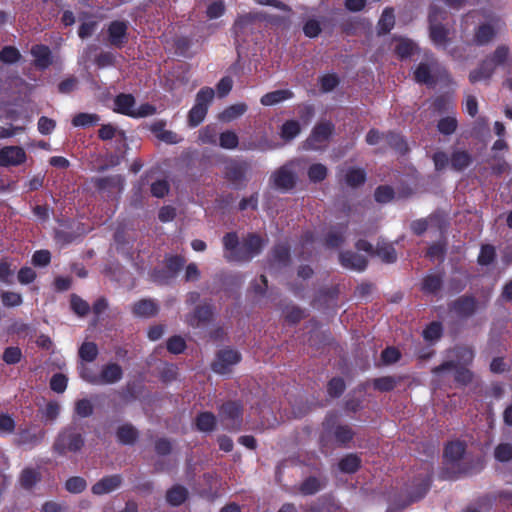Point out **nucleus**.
Segmentation results:
<instances>
[{
    "mask_svg": "<svg viewBox=\"0 0 512 512\" xmlns=\"http://www.w3.org/2000/svg\"><path fill=\"white\" fill-rule=\"evenodd\" d=\"M222 243L228 262H249L262 252L266 242L256 233H248L240 242L236 232H228L223 236Z\"/></svg>",
    "mask_w": 512,
    "mask_h": 512,
    "instance_id": "1",
    "label": "nucleus"
},
{
    "mask_svg": "<svg viewBox=\"0 0 512 512\" xmlns=\"http://www.w3.org/2000/svg\"><path fill=\"white\" fill-rule=\"evenodd\" d=\"M84 437L74 425L64 427L53 443V451L65 456L67 453H77L84 446Z\"/></svg>",
    "mask_w": 512,
    "mask_h": 512,
    "instance_id": "2",
    "label": "nucleus"
},
{
    "mask_svg": "<svg viewBox=\"0 0 512 512\" xmlns=\"http://www.w3.org/2000/svg\"><path fill=\"white\" fill-rule=\"evenodd\" d=\"M219 417L224 429L230 432L241 430L243 423V406L238 401H227L219 408Z\"/></svg>",
    "mask_w": 512,
    "mask_h": 512,
    "instance_id": "3",
    "label": "nucleus"
},
{
    "mask_svg": "<svg viewBox=\"0 0 512 512\" xmlns=\"http://www.w3.org/2000/svg\"><path fill=\"white\" fill-rule=\"evenodd\" d=\"M336 416L329 414L323 423L325 434L332 438L339 447H347L353 440L355 431L347 424H335Z\"/></svg>",
    "mask_w": 512,
    "mask_h": 512,
    "instance_id": "4",
    "label": "nucleus"
},
{
    "mask_svg": "<svg viewBox=\"0 0 512 512\" xmlns=\"http://www.w3.org/2000/svg\"><path fill=\"white\" fill-rule=\"evenodd\" d=\"M250 164L245 160L230 159L224 167V178L234 189H241L246 186V174Z\"/></svg>",
    "mask_w": 512,
    "mask_h": 512,
    "instance_id": "5",
    "label": "nucleus"
},
{
    "mask_svg": "<svg viewBox=\"0 0 512 512\" xmlns=\"http://www.w3.org/2000/svg\"><path fill=\"white\" fill-rule=\"evenodd\" d=\"M242 359L241 354L234 349L225 348L217 352L216 359L211 364V369L217 374H227L231 366L238 364Z\"/></svg>",
    "mask_w": 512,
    "mask_h": 512,
    "instance_id": "6",
    "label": "nucleus"
},
{
    "mask_svg": "<svg viewBox=\"0 0 512 512\" xmlns=\"http://www.w3.org/2000/svg\"><path fill=\"white\" fill-rule=\"evenodd\" d=\"M432 473V464L430 462H423L421 464V472L414 480V489L410 493L413 501H418L426 495L431 486Z\"/></svg>",
    "mask_w": 512,
    "mask_h": 512,
    "instance_id": "7",
    "label": "nucleus"
},
{
    "mask_svg": "<svg viewBox=\"0 0 512 512\" xmlns=\"http://www.w3.org/2000/svg\"><path fill=\"white\" fill-rule=\"evenodd\" d=\"M214 317V307L211 303L197 305L192 312L186 315V323L193 328H198L210 323Z\"/></svg>",
    "mask_w": 512,
    "mask_h": 512,
    "instance_id": "8",
    "label": "nucleus"
},
{
    "mask_svg": "<svg viewBox=\"0 0 512 512\" xmlns=\"http://www.w3.org/2000/svg\"><path fill=\"white\" fill-rule=\"evenodd\" d=\"M455 370L454 380L457 384L468 385L472 382L473 373L464 366H459L456 362L450 360L445 361L442 364L434 367L432 373L434 375H440L444 371Z\"/></svg>",
    "mask_w": 512,
    "mask_h": 512,
    "instance_id": "9",
    "label": "nucleus"
},
{
    "mask_svg": "<svg viewBox=\"0 0 512 512\" xmlns=\"http://www.w3.org/2000/svg\"><path fill=\"white\" fill-rule=\"evenodd\" d=\"M123 377V369L117 363H108L104 365L98 376H93L90 380L92 385L114 384Z\"/></svg>",
    "mask_w": 512,
    "mask_h": 512,
    "instance_id": "10",
    "label": "nucleus"
},
{
    "mask_svg": "<svg viewBox=\"0 0 512 512\" xmlns=\"http://www.w3.org/2000/svg\"><path fill=\"white\" fill-rule=\"evenodd\" d=\"M271 181L276 189L287 192L296 186V174L286 165L281 166L271 175Z\"/></svg>",
    "mask_w": 512,
    "mask_h": 512,
    "instance_id": "11",
    "label": "nucleus"
},
{
    "mask_svg": "<svg viewBox=\"0 0 512 512\" xmlns=\"http://www.w3.org/2000/svg\"><path fill=\"white\" fill-rule=\"evenodd\" d=\"M26 160V152L20 146H5L0 149V167L19 166Z\"/></svg>",
    "mask_w": 512,
    "mask_h": 512,
    "instance_id": "12",
    "label": "nucleus"
},
{
    "mask_svg": "<svg viewBox=\"0 0 512 512\" xmlns=\"http://www.w3.org/2000/svg\"><path fill=\"white\" fill-rule=\"evenodd\" d=\"M334 125L331 122H322L313 128L310 136L306 140V145L310 149H318L320 144L327 142L332 135Z\"/></svg>",
    "mask_w": 512,
    "mask_h": 512,
    "instance_id": "13",
    "label": "nucleus"
},
{
    "mask_svg": "<svg viewBox=\"0 0 512 512\" xmlns=\"http://www.w3.org/2000/svg\"><path fill=\"white\" fill-rule=\"evenodd\" d=\"M478 308V301L472 295H462L454 300L450 309L459 317L468 318L472 316Z\"/></svg>",
    "mask_w": 512,
    "mask_h": 512,
    "instance_id": "14",
    "label": "nucleus"
},
{
    "mask_svg": "<svg viewBox=\"0 0 512 512\" xmlns=\"http://www.w3.org/2000/svg\"><path fill=\"white\" fill-rule=\"evenodd\" d=\"M348 229V223H339L333 227L324 235L323 245L327 249H336L341 247L346 240V232Z\"/></svg>",
    "mask_w": 512,
    "mask_h": 512,
    "instance_id": "15",
    "label": "nucleus"
},
{
    "mask_svg": "<svg viewBox=\"0 0 512 512\" xmlns=\"http://www.w3.org/2000/svg\"><path fill=\"white\" fill-rule=\"evenodd\" d=\"M339 262L344 268L357 272L364 271L368 266V260L365 256L351 250L341 251Z\"/></svg>",
    "mask_w": 512,
    "mask_h": 512,
    "instance_id": "16",
    "label": "nucleus"
},
{
    "mask_svg": "<svg viewBox=\"0 0 512 512\" xmlns=\"http://www.w3.org/2000/svg\"><path fill=\"white\" fill-rule=\"evenodd\" d=\"M30 54L34 58V66L40 71L48 69L53 63V55L47 45L34 44L30 49Z\"/></svg>",
    "mask_w": 512,
    "mask_h": 512,
    "instance_id": "17",
    "label": "nucleus"
},
{
    "mask_svg": "<svg viewBox=\"0 0 512 512\" xmlns=\"http://www.w3.org/2000/svg\"><path fill=\"white\" fill-rule=\"evenodd\" d=\"M128 26L126 22L115 20L108 26V39L112 46L122 48L127 42Z\"/></svg>",
    "mask_w": 512,
    "mask_h": 512,
    "instance_id": "18",
    "label": "nucleus"
},
{
    "mask_svg": "<svg viewBox=\"0 0 512 512\" xmlns=\"http://www.w3.org/2000/svg\"><path fill=\"white\" fill-rule=\"evenodd\" d=\"M437 62L432 60L431 62H421L416 67L413 75L414 80L419 84H425L427 86H434L436 79L433 76Z\"/></svg>",
    "mask_w": 512,
    "mask_h": 512,
    "instance_id": "19",
    "label": "nucleus"
},
{
    "mask_svg": "<svg viewBox=\"0 0 512 512\" xmlns=\"http://www.w3.org/2000/svg\"><path fill=\"white\" fill-rule=\"evenodd\" d=\"M122 484V476L119 474L109 475L101 478L91 488L94 495H104L118 489Z\"/></svg>",
    "mask_w": 512,
    "mask_h": 512,
    "instance_id": "20",
    "label": "nucleus"
},
{
    "mask_svg": "<svg viewBox=\"0 0 512 512\" xmlns=\"http://www.w3.org/2000/svg\"><path fill=\"white\" fill-rule=\"evenodd\" d=\"M290 259V247L286 244L279 243L272 248L268 262L271 267L275 266L281 268L288 266Z\"/></svg>",
    "mask_w": 512,
    "mask_h": 512,
    "instance_id": "21",
    "label": "nucleus"
},
{
    "mask_svg": "<svg viewBox=\"0 0 512 512\" xmlns=\"http://www.w3.org/2000/svg\"><path fill=\"white\" fill-rule=\"evenodd\" d=\"M496 34V29L492 24L482 23L474 30L473 44L476 46H485L495 38Z\"/></svg>",
    "mask_w": 512,
    "mask_h": 512,
    "instance_id": "22",
    "label": "nucleus"
},
{
    "mask_svg": "<svg viewBox=\"0 0 512 512\" xmlns=\"http://www.w3.org/2000/svg\"><path fill=\"white\" fill-rule=\"evenodd\" d=\"M366 180L367 173L364 168L349 167L344 171L343 181L350 188H359L365 184Z\"/></svg>",
    "mask_w": 512,
    "mask_h": 512,
    "instance_id": "23",
    "label": "nucleus"
},
{
    "mask_svg": "<svg viewBox=\"0 0 512 512\" xmlns=\"http://www.w3.org/2000/svg\"><path fill=\"white\" fill-rule=\"evenodd\" d=\"M494 64L487 58L483 59L477 68L469 73V81L475 84L482 80H490L495 72Z\"/></svg>",
    "mask_w": 512,
    "mask_h": 512,
    "instance_id": "24",
    "label": "nucleus"
},
{
    "mask_svg": "<svg viewBox=\"0 0 512 512\" xmlns=\"http://www.w3.org/2000/svg\"><path fill=\"white\" fill-rule=\"evenodd\" d=\"M159 306L153 299H141L132 305V313L137 317L151 318L157 315Z\"/></svg>",
    "mask_w": 512,
    "mask_h": 512,
    "instance_id": "25",
    "label": "nucleus"
},
{
    "mask_svg": "<svg viewBox=\"0 0 512 512\" xmlns=\"http://www.w3.org/2000/svg\"><path fill=\"white\" fill-rule=\"evenodd\" d=\"M449 29L442 23L429 25V36L436 47L446 48L449 43Z\"/></svg>",
    "mask_w": 512,
    "mask_h": 512,
    "instance_id": "26",
    "label": "nucleus"
},
{
    "mask_svg": "<svg viewBox=\"0 0 512 512\" xmlns=\"http://www.w3.org/2000/svg\"><path fill=\"white\" fill-rule=\"evenodd\" d=\"M114 111L132 117L135 106V97L132 94L120 93L114 99Z\"/></svg>",
    "mask_w": 512,
    "mask_h": 512,
    "instance_id": "27",
    "label": "nucleus"
},
{
    "mask_svg": "<svg viewBox=\"0 0 512 512\" xmlns=\"http://www.w3.org/2000/svg\"><path fill=\"white\" fill-rule=\"evenodd\" d=\"M384 140L388 146L400 155H406L409 152L408 143L403 135L395 131H388L384 135Z\"/></svg>",
    "mask_w": 512,
    "mask_h": 512,
    "instance_id": "28",
    "label": "nucleus"
},
{
    "mask_svg": "<svg viewBox=\"0 0 512 512\" xmlns=\"http://www.w3.org/2000/svg\"><path fill=\"white\" fill-rule=\"evenodd\" d=\"M194 423L198 431L209 433L215 430L217 418L212 412L204 411L197 414Z\"/></svg>",
    "mask_w": 512,
    "mask_h": 512,
    "instance_id": "29",
    "label": "nucleus"
},
{
    "mask_svg": "<svg viewBox=\"0 0 512 512\" xmlns=\"http://www.w3.org/2000/svg\"><path fill=\"white\" fill-rule=\"evenodd\" d=\"M466 451V444L462 441L449 442L444 448L446 462L454 463L461 460Z\"/></svg>",
    "mask_w": 512,
    "mask_h": 512,
    "instance_id": "30",
    "label": "nucleus"
},
{
    "mask_svg": "<svg viewBox=\"0 0 512 512\" xmlns=\"http://www.w3.org/2000/svg\"><path fill=\"white\" fill-rule=\"evenodd\" d=\"M188 498V490L180 484L173 485L166 492V501L170 506L178 507Z\"/></svg>",
    "mask_w": 512,
    "mask_h": 512,
    "instance_id": "31",
    "label": "nucleus"
},
{
    "mask_svg": "<svg viewBox=\"0 0 512 512\" xmlns=\"http://www.w3.org/2000/svg\"><path fill=\"white\" fill-rule=\"evenodd\" d=\"M138 430L130 423L118 427L116 437L119 443L123 445H132L138 439Z\"/></svg>",
    "mask_w": 512,
    "mask_h": 512,
    "instance_id": "32",
    "label": "nucleus"
},
{
    "mask_svg": "<svg viewBox=\"0 0 512 512\" xmlns=\"http://www.w3.org/2000/svg\"><path fill=\"white\" fill-rule=\"evenodd\" d=\"M293 96V92L288 89L275 90L264 94L260 99V103L263 106H273L282 101L291 99Z\"/></svg>",
    "mask_w": 512,
    "mask_h": 512,
    "instance_id": "33",
    "label": "nucleus"
},
{
    "mask_svg": "<svg viewBox=\"0 0 512 512\" xmlns=\"http://www.w3.org/2000/svg\"><path fill=\"white\" fill-rule=\"evenodd\" d=\"M473 162L471 154L465 150H455L451 154L450 164L455 171H463Z\"/></svg>",
    "mask_w": 512,
    "mask_h": 512,
    "instance_id": "34",
    "label": "nucleus"
},
{
    "mask_svg": "<svg viewBox=\"0 0 512 512\" xmlns=\"http://www.w3.org/2000/svg\"><path fill=\"white\" fill-rule=\"evenodd\" d=\"M326 485L325 479H320L315 476H309L301 483L299 491L302 495H314L323 489Z\"/></svg>",
    "mask_w": 512,
    "mask_h": 512,
    "instance_id": "35",
    "label": "nucleus"
},
{
    "mask_svg": "<svg viewBox=\"0 0 512 512\" xmlns=\"http://www.w3.org/2000/svg\"><path fill=\"white\" fill-rule=\"evenodd\" d=\"M374 256H378L382 262L392 264L397 261V252L394 246L390 243L378 242L374 249Z\"/></svg>",
    "mask_w": 512,
    "mask_h": 512,
    "instance_id": "36",
    "label": "nucleus"
},
{
    "mask_svg": "<svg viewBox=\"0 0 512 512\" xmlns=\"http://www.w3.org/2000/svg\"><path fill=\"white\" fill-rule=\"evenodd\" d=\"M405 379V376H383L374 379L373 387L380 392H390Z\"/></svg>",
    "mask_w": 512,
    "mask_h": 512,
    "instance_id": "37",
    "label": "nucleus"
},
{
    "mask_svg": "<svg viewBox=\"0 0 512 512\" xmlns=\"http://www.w3.org/2000/svg\"><path fill=\"white\" fill-rule=\"evenodd\" d=\"M395 25L394 9L386 7L378 21L377 29L379 35H385L389 33Z\"/></svg>",
    "mask_w": 512,
    "mask_h": 512,
    "instance_id": "38",
    "label": "nucleus"
},
{
    "mask_svg": "<svg viewBox=\"0 0 512 512\" xmlns=\"http://www.w3.org/2000/svg\"><path fill=\"white\" fill-rule=\"evenodd\" d=\"M41 480V474L34 468H25L22 470L19 482L22 488L32 489Z\"/></svg>",
    "mask_w": 512,
    "mask_h": 512,
    "instance_id": "39",
    "label": "nucleus"
},
{
    "mask_svg": "<svg viewBox=\"0 0 512 512\" xmlns=\"http://www.w3.org/2000/svg\"><path fill=\"white\" fill-rule=\"evenodd\" d=\"M443 285L441 275L428 274L423 278L421 290L426 294H436Z\"/></svg>",
    "mask_w": 512,
    "mask_h": 512,
    "instance_id": "40",
    "label": "nucleus"
},
{
    "mask_svg": "<svg viewBox=\"0 0 512 512\" xmlns=\"http://www.w3.org/2000/svg\"><path fill=\"white\" fill-rule=\"evenodd\" d=\"M248 109V106L245 103H236L228 106L224 109V111L219 115V119L223 122H231L240 116H242Z\"/></svg>",
    "mask_w": 512,
    "mask_h": 512,
    "instance_id": "41",
    "label": "nucleus"
},
{
    "mask_svg": "<svg viewBox=\"0 0 512 512\" xmlns=\"http://www.w3.org/2000/svg\"><path fill=\"white\" fill-rule=\"evenodd\" d=\"M361 459L356 454H348L344 456L338 463L341 472L353 474L359 470Z\"/></svg>",
    "mask_w": 512,
    "mask_h": 512,
    "instance_id": "42",
    "label": "nucleus"
},
{
    "mask_svg": "<svg viewBox=\"0 0 512 512\" xmlns=\"http://www.w3.org/2000/svg\"><path fill=\"white\" fill-rule=\"evenodd\" d=\"M301 131V126L297 120H287L285 121L280 130V137L285 142L292 141Z\"/></svg>",
    "mask_w": 512,
    "mask_h": 512,
    "instance_id": "43",
    "label": "nucleus"
},
{
    "mask_svg": "<svg viewBox=\"0 0 512 512\" xmlns=\"http://www.w3.org/2000/svg\"><path fill=\"white\" fill-rule=\"evenodd\" d=\"M488 60H490L494 67L505 65L506 63L510 62V50L509 47L506 45H499L495 51L486 57Z\"/></svg>",
    "mask_w": 512,
    "mask_h": 512,
    "instance_id": "44",
    "label": "nucleus"
},
{
    "mask_svg": "<svg viewBox=\"0 0 512 512\" xmlns=\"http://www.w3.org/2000/svg\"><path fill=\"white\" fill-rule=\"evenodd\" d=\"M16 266L7 258L0 259V282L5 284H12L13 276L15 274Z\"/></svg>",
    "mask_w": 512,
    "mask_h": 512,
    "instance_id": "45",
    "label": "nucleus"
},
{
    "mask_svg": "<svg viewBox=\"0 0 512 512\" xmlns=\"http://www.w3.org/2000/svg\"><path fill=\"white\" fill-rule=\"evenodd\" d=\"M207 107H202L201 104H194L188 113V125L189 127H197L200 125L207 115Z\"/></svg>",
    "mask_w": 512,
    "mask_h": 512,
    "instance_id": "46",
    "label": "nucleus"
},
{
    "mask_svg": "<svg viewBox=\"0 0 512 512\" xmlns=\"http://www.w3.org/2000/svg\"><path fill=\"white\" fill-rule=\"evenodd\" d=\"M44 436V431H40L39 433H33L28 429H24L19 432L18 444L35 446L43 440Z\"/></svg>",
    "mask_w": 512,
    "mask_h": 512,
    "instance_id": "47",
    "label": "nucleus"
},
{
    "mask_svg": "<svg viewBox=\"0 0 512 512\" xmlns=\"http://www.w3.org/2000/svg\"><path fill=\"white\" fill-rule=\"evenodd\" d=\"M99 121L100 116L98 114L81 112L73 117L72 125L74 127H89L97 124Z\"/></svg>",
    "mask_w": 512,
    "mask_h": 512,
    "instance_id": "48",
    "label": "nucleus"
},
{
    "mask_svg": "<svg viewBox=\"0 0 512 512\" xmlns=\"http://www.w3.org/2000/svg\"><path fill=\"white\" fill-rule=\"evenodd\" d=\"M186 260L181 255H170L165 257V267L173 278L184 267Z\"/></svg>",
    "mask_w": 512,
    "mask_h": 512,
    "instance_id": "49",
    "label": "nucleus"
},
{
    "mask_svg": "<svg viewBox=\"0 0 512 512\" xmlns=\"http://www.w3.org/2000/svg\"><path fill=\"white\" fill-rule=\"evenodd\" d=\"M458 127V121L455 116H446L437 123V130L445 136L452 135Z\"/></svg>",
    "mask_w": 512,
    "mask_h": 512,
    "instance_id": "50",
    "label": "nucleus"
},
{
    "mask_svg": "<svg viewBox=\"0 0 512 512\" xmlns=\"http://www.w3.org/2000/svg\"><path fill=\"white\" fill-rule=\"evenodd\" d=\"M443 335V326L439 321H432L423 330L422 336L426 341H437Z\"/></svg>",
    "mask_w": 512,
    "mask_h": 512,
    "instance_id": "51",
    "label": "nucleus"
},
{
    "mask_svg": "<svg viewBox=\"0 0 512 512\" xmlns=\"http://www.w3.org/2000/svg\"><path fill=\"white\" fill-rule=\"evenodd\" d=\"M340 84V78L336 73H327L319 78L320 90L323 93L333 91Z\"/></svg>",
    "mask_w": 512,
    "mask_h": 512,
    "instance_id": "52",
    "label": "nucleus"
},
{
    "mask_svg": "<svg viewBox=\"0 0 512 512\" xmlns=\"http://www.w3.org/2000/svg\"><path fill=\"white\" fill-rule=\"evenodd\" d=\"M308 178L313 183H319L326 179L328 169L321 163L312 164L307 171Z\"/></svg>",
    "mask_w": 512,
    "mask_h": 512,
    "instance_id": "53",
    "label": "nucleus"
},
{
    "mask_svg": "<svg viewBox=\"0 0 512 512\" xmlns=\"http://www.w3.org/2000/svg\"><path fill=\"white\" fill-rule=\"evenodd\" d=\"M395 197V191L390 185H379L374 191V199L377 203L386 204Z\"/></svg>",
    "mask_w": 512,
    "mask_h": 512,
    "instance_id": "54",
    "label": "nucleus"
},
{
    "mask_svg": "<svg viewBox=\"0 0 512 512\" xmlns=\"http://www.w3.org/2000/svg\"><path fill=\"white\" fill-rule=\"evenodd\" d=\"M21 58V53L14 46L7 45L0 50V61L4 64H15Z\"/></svg>",
    "mask_w": 512,
    "mask_h": 512,
    "instance_id": "55",
    "label": "nucleus"
},
{
    "mask_svg": "<svg viewBox=\"0 0 512 512\" xmlns=\"http://www.w3.org/2000/svg\"><path fill=\"white\" fill-rule=\"evenodd\" d=\"M98 347L94 342H84L79 348V357L85 362H93L98 356Z\"/></svg>",
    "mask_w": 512,
    "mask_h": 512,
    "instance_id": "56",
    "label": "nucleus"
},
{
    "mask_svg": "<svg viewBox=\"0 0 512 512\" xmlns=\"http://www.w3.org/2000/svg\"><path fill=\"white\" fill-rule=\"evenodd\" d=\"M496 259V250L493 245L485 244L482 245L480 253L477 258V262L481 266L491 265Z\"/></svg>",
    "mask_w": 512,
    "mask_h": 512,
    "instance_id": "57",
    "label": "nucleus"
},
{
    "mask_svg": "<svg viewBox=\"0 0 512 512\" xmlns=\"http://www.w3.org/2000/svg\"><path fill=\"white\" fill-rule=\"evenodd\" d=\"M415 48L416 45L413 41L410 39L401 38L395 46V53L399 58L405 59L413 54Z\"/></svg>",
    "mask_w": 512,
    "mask_h": 512,
    "instance_id": "58",
    "label": "nucleus"
},
{
    "mask_svg": "<svg viewBox=\"0 0 512 512\" xmlns=\"http://www.w3.org/2000/svg\"><path fill=\"white\" fill-rule=\"evenodd\" d=\"M239 138L237 134L232 130H226L219 136L220 147L228 150H233L238 147Z\"/></svg>",
    "mask_w": 512,
    "mask_h": 512,
    "instance_id": "59",
    "label": "nucleus"
},
{
    "mask_svg": "<svg viewBox=\"0 0 512 512\" xmlns=\"http://www.w3.org/2000/svg\"><path fill=\"white\" fill-rule=\"evenodd\" d=\"M23 358L22 350L18 346H9L4 349L2 360L7 365L18 364Z\"/></svg>",
    "mask_w": 512,
    "mask_h": 512,
    "instance_id": "60",
    "label": "nucleus"
},
{
    "mask_svg": "<svg viewBox=\"0 0 512 512\" xmlns=\"http://www.w3.org/2000/svg\"><path fill=\"white\" fill-rule=\"evenodd\" d=\"M345 389L346 384L341 377H333L327 384V393L331 398H339Z\"/></svg>",
    "mask_w": 512,
    "mask_h": 512,
    "instance_id": "61",
    "label": "nucleus"
},
{
    "mask_svg": "<svg viewBox=\"0 0 512 512\" xmlns=\"http://www.w3.org/2000/svg\"><path fill=\"white\" fill-rule=\"evenodd\" d=\"M87 488V482L83 477L72 476L65 482V489L72 494H80Z\"/></svg>",
    "mask_w": 512,
    "mask_h": 512,
    "instance_id": "62",
    "label": "nucleus"
},
{
    "mask_svg": "<svg viewBox=\"0 0 512 512\" xmlns=\"http://www.w3.org/2000/svg\"><path fill=\"white\" fill-rule=\"evenodd\" d=\"M70 306L72 311L78 316H86L90 311V306L88 302H86L76 294L71 295Z\"/></svg>",
    "mask_w": 512,
    "mask_h": 512,
    "instance_id": "63",
    "label": "nucleus"
},
{
    "mask_svg": "<svg viewBox=\"0 0 512 512\" xmlns=\"http://www.w3.org/2000/svg\"><path fill=\"white\" fill-rule=\"evenodd\" d=\"M495 459L499 462H508L512 459V444L500 443L494 451Z\"/></svg>",
    "mask_w": 512,
    "mask_h": 512,
    "instance_id": "64",
    "label": "nucleus"
}]
</instances>
